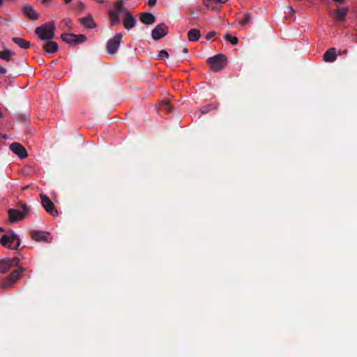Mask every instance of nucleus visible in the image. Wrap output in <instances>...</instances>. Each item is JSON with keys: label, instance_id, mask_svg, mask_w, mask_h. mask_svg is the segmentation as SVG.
Returning <instances> with one entry per match:
<instances>
[{"label": "nucleus", "instance_id": "nucleus-3", "mask_svg": "<svg viewBox=\"0 0 357 357\" xmlns=\"http://www.w3.org/2000/svg\"><path fill=\"white\" fill-rule=\"evenodd\" d=\"M207 63L212 71L218 72L225 67L227 64V57L224 54H217L214 56L209 57L207 59Z\"/></svg>", "mask_w": 357, "mask_h": 357}, {"label": "nucleus", "instance_id": "nucleus-27", "mask_svg": "<svg viewBox=\"0 0 357 357\" xmlns=\"http://www.w3.org/2000/svg\"><path fill=\"white\" fill-rule=\"evenodd\" d=\"M250 20H251L250 14L246 13V14H245L243 19L241 21L240 23L241 25L243 26V25L246 24L247 23L250 22Z\"/></svg>", "mask_w": 357, "mask_h": 357}, {"label": "nucleus", "instance_id": "nucleus-10", "mask_svg": "<svg viewBox=\"0 0 357 357\" xmlns=\"http://www.w3.org/2000/svg\"><path fill=\"white\" fill-rule=\"evenodd\" d=\"M168 33V27L167 25L164 23H160L153 29L152 31V38L155 40H158L167 35Z\"/></svg>", "mask_w": 357, "mask_h": 357}, {"label": "nucleus", "instance_id": "nucleus-9", "mask_svg": "<svg viewBox=\"0 0 357 357\" xmlns=\"http://www.w3.org/2000/svg\"><path fill=\"white\" fill-rule=\"evenodd\" d=\"M41 199V204L45 211L52 215V216H56L58 215V211L55 208L54 203L50 200V199L45 195H40Z\"/></svg>", "mask_w": 357, "mask_h": 357}, {"label": "nucleus", "instance_id": "nucleus-19", "mask_svg": "<svg viewBox=\"0 0 357 357\" xmlns=\"http://www.w3.org/2000/svg\"><path fill=\"white\" fill-rule=\"evenodd\" d=\"M337 58L335 48H330L324 54V59L327 62H333Z\"/></svg>", "mask_w": 357, "mask_h": 357}, {"label": "nucleus", "instance_id": "nucleus-1", "mask_svg": "<svg viewBox=\"0 0 357 357\" xmlns=\"http://www.w3.org/2000/svg\"><path fill=\"white\" fill-rule=\"evenodd\" d=\"M54 22L45 23L35 29V33L43 40H50L54 37Z\"/></svg>", "mask_w": 357, "mask_h": 357}, {"label": "nucleus", "instance_id": "nucleus-40", "mask_svg": "<svg viewBox=\"0 0 357 357\" xmlns=\"http://www.w3.org/2000/svg\"><path fill=\"white\" fill-rule=\"evenodd\" d=\"M2 137H3V138H4V139H6V138H7V137H6V135H2Z\"/></svg>", "mask_w": 357, "mask_h": 357}, {"label": "nucleus", "instance_id": "nucleus-23", "mask_svg": "<svg viewBox=\"0 0 357 357\" xmlns=\"http://www.w3.org/2000/svg\"><path fill=\"white\" fill-rule=\"evenodd\" d=\"M218 104L212 103L202 107L200 109L201 114H206L212 110H216L218 109Z\"/></svg>", "mask_w": 357, "mask_h": 357}, {"label": "nucleus", "instance_id": "nucleus-18", "mask_svg": "<svg viewBox=\"0 0 357 357\" xmlns=\"http://www.w3.org/2000/svg\"><path fill=\"white\" fill-rule=\"evenodd\" d=\"M48 42L45 43L43 46L44 50L50 54L55 53L58 50V45L56 42L50 40H47Z\"/></svg>", "mask_w": 357, "mask_h": 357}, {"label": "nucleus", "instance_id": "nucleus-38", "mask_svg": "<svg viewBox=\"0 0 357 357\" xmlns=\"http://www.w3.org/2000/svg\"><path fill=\"white\" fill-rule=\"evenodd\" d=\"M84 5L82 2H79V7H82Z\"/></svg>", "mask_w": 357, "mask_h": 357}, {"label": "nucleus", "instance_id": "nucleus-26", "mask_svg": "<svg viewBox=\"0 0 357 357\" xmlns=\"http://www.w3.org/2000/svg\"><path fill=\"white\" fill-rule=\"evenodd\" d=\"M224 39L230 42L232 45H236L238 43V38L236 36H231L229 33L224 36Z\"/></svg>", "mask_w": 357, "mask_h": 357}, {"label": "nucleus", "instance_id": "nucleus-2", "mask_svg": "<svg viewBox=\"0 0 357 357\" xmlns=\"http://www.w3.org/2000/svg\"><path fill=\"white\" fill-rule=\"evenodd\" d=\"M25 271L23 267H19L17 269L14 270L6 278L0 282V288L10 289L13 287V284L22 275Z\"/></svg>", "mask_w": 357, "mask_h": 357}, {"label": "nucleus", "instance_id": "nucleus-35", "mask_svg": "<svg viewBox=\"0 0 357 357\" xmlns=\"http://www.w3.org/2000/svg\"><path fill=\"white\" fill-rule=\"evenodd\" d=\"M289 12H290L292 15H293V14H294V13H295V12H294V9H293L291 7H289Z\"/></svg>", "mask_w": 357, "mask_h": 357}, {"label": "nucleus", "instance_id": "nucleus-13", "mask_svg": "<svg viewBox=\"0 0 357 357\" xmlns=\"http://www.w3.org/2000/svg\"><path fill=\"white\" fill-rule=\"evenodd\" d=\"M15 238H17V234L13 232L10 236L3 235L0 238V243L4 247H7L8 248L11 249L12 247L10 244L15 242Z\"/></svg>", "mask_w": 357, "mask_h": 357}, {"label": "nucleus", "instance_id": "nucleus-7", "mask_svg": "<svg viewBox=\"0 0 357 357\" xmlns=\"http://www.w3.org/2000/svg\"><path fill=\"white\" fill-rule=\"evenodd\" d=\"M62 40L68 44H80L86 41V37L83 34L75 35L73 33H64L61 36Z\"/></svg>", "mask_w": 357, "mask_h": 357}, {"label": "nucleus", "instance_id": "nucleus-33", "mask_svg": "<svg viewBox=\"0 0 357 357\" xmlns=\"http://www.w3.org/2000/svg\"><path fill=\"white\" fill-rule=\"evenodd\" d=\"M157 0H149V4L150 6H154L156 3Z\"/></svg>", "mask_w": 357, "mask_h": 357}, {"label": "nucleus", "instance_id": "nucleus-11", "mask_svg": "<svg viewBox=\"0 0 357 357\" xmlns=\"http://www.w3.org/2000/svg\"><path fill=\"white\" fill-rule=\"evenodd\" d=\"M10 149L21 159L28 156L26 149L18 142L12 143L10 145Z\"/></svg>", "mask_w": 357, "mask_h": 357}, {"label": "nucleus", "instance_id": "nucleus-39", "mask_svg": "<svg viewBox=\"0 0 357 357\" xmlns=\"http://www.w3.org/2000/svg\"><path fill=\"white\" fill-rule=\"evenodd\" d=\"M3 5V0H0V6Z\"/></svg>", "mask_w": 357, "mask_h": 357}, {"label": "nucleus", "instance_id": "nucleus-30", "mask_svg": "<svg viewBox=\"0 0 357 357\" xmlns=\"http://www.w3.org/2000/svg\"><path fill=\"white\" fill-rule=\"evenodd\" d=\"M216 33L215 31H210L209 33H208V34L206 35V39L208 40H211V38H213L215 36Z\"/></svg>", "mask_w": 357, "mask_h": 357}, {"label": "nucleus", "instance_id": "nucleus-22", "mask_svg": "<svg viewBox=\"0 0 357 357\" xmlns=\"http://www.w3.org/2000/svg\"><path fill=\"white\" fill-rule=\"evenodd\" d=\"M188 40L190 41H197L200 38V32L198 29H190L188 33Z\"/></svg>", "mask_w": 357, "mask_h": 357}, {"label": "nucleus", "instance_id": "nucleus-32", "mask_svg": "<svg viewBox=\"0 0 357 357\" xmlns=\"http://www.w3.org/2000/svg\"><path fill=\"white\" fill-rule=\"evenodd\" d=\"M7 73V70L6 68L0 66V74L1 75H5Z\"/></svg>", "mask_w": 357, "mask_h": 357}, {"label": "nucleus", "instance_id": "nucleus-29", "mask_svg": "<svg viewBox=\"0 0 357 357\" xmlns=\"http://www.w3.org/2000/svg\"><path fill=\"white\" fill-rule=\"evenodd\" d=\"M121 13L124 15L125 16H128V14H132L131 12L127 8L123 6L121 8Z\"/></svg>", "mask_w": 357, "mask_h": 357}, {"label": "nucleus", "instance_id": "nucleus-8", "mask_svg": "<svg viewBox=\"0 0 357 357\" xmlns=\"http://www.w3.org/2000/svg\"><path fill=\"white\" fill-rule=\"evenodd\" d=\"M20 264V259L13 257L12 259H4L0 260V273H5L8 270L15 266H18Z\"/></svg>", "mask_w": 357, "mask_h": 357}, {"label": "nucleus", "instance_id": "nucleus-17", "mask_svg": "<svg viewBox=\"0 0 357 357\" xmlns=\"http://www.w3.org/2000/svg\"><path fill=\"white\" fill-rule=\"evenodd\" d=\"M79 22L87 29H93L95 27V22L91 15L79 19Z\"/></svg>", "mask_w": 357, "mask_h": 357}, {"label": "nucleus", "instance_id": "nucleus-34", "mask_svg": "<svg viewBox=\"0 0 357 357\" xmlns=\"http://www.w3.org/2000/svg\"><path fill=\"white\" fill-rule=\"evenodd\" d=\"M218 3H226L228 0H215Z\"/></svg>", "mask_w": 357, "mask_h": 357}, {"label": "nucleus", "instance_id": "nucleus-12", "mask_svg": "<svg viewBox=\"0 0 357 357\" xmlns=\"http://www.w3.org/2000/svg\"><path fill=\"white\" fill-rule=\"evenodd\" d=\"M24 14L31 20H36L39 17L37 13L31 5L25 4L22 8Z\"/></svg>", "mask_w": 357, "mask_h": 357}, {"label": "nucleus", "instance_id": "nucleus-21", "mask_svg": "<svg viewBox=\"0 0 357 357\" xmlns=\"http://www.w3.org/2000/svg\"><path fill=\"white\" fill-rule=\"evenodd\" d=\"M15 54L14 52L9 50H4L0 52V59L6 61H13V56Z\"/></svg>", "mask_w": 357, "mask_h": 357}, {"label": "nucleus", "instance_id": "nucleus-20", "mask_svg": "<svg viewBox=\"0 0 357 357\" xmlns=\"http://www.w3.org/2000/svg\"><path fill=\"white\" fill-rule=\"evenodd\" d=\"M12 41L22 49H28L31 45L29 41L25 40L23 38L18 37H13L12 38Z\"/></svg>", "mask_w": 357, "mask_h": 357}, {"label": "nucleus", "instance_id": "nucleus-37", "mask_svg": "<svg viewBox=\"0 0 357 357\" xmlns=\"http://www.w3.org/2000/svg\"><path fill=\"white\" fill-rule=\"evenodd\" d=\"M72 0H64L65 3H69Z\"/></svg>", "mask_w": 357, "mask_h": 357}, {"label": "nucleus", "instance_id": "nucleus-24", "mask_svg": "<svg viewBox=\"0 0 357 357\" xmlns=\"http://www.w3.org/2000/svg\"><path fill=\"white\" fill-rule=\"evenodd\" d=\"M160 108L167 113H170L172 111V106L169 102L167 100H163L160 103Z\"/></svg>", "mask_w": 357, "mask_h": 357}, {"label": "nucleus", "instance_id": "nucleus-15", "mask_svg": "<svg viewBox=\"0 0 357 357\" xmlns=\"http://www.w3.org/2000/svg\"><path fill=\"white\" fill-rule=\"evenodd\" d=\"M48 234L47 232L38 230L31 231V237L36 241H47Z\"/></svg>", "mask_w": 357, "mask_h": 357}, {"label": "nucleus", "instance_id": "nucleus-4", "mask_svg": "<svg viewBox=\"0 0 357 357\" xmlns=\"http://www.w3.org/2000/svg\"><path fill=\"white\" fill-rule=\"evenodd\" d=\"M22 211L10 208L8 211L9 220L12 223L17 222L22 220L24 215L29 212V208L25 203L20 204Z\"/></svg>", "mask_w": 357, "mask_h": 357}, {"label": "nucleus", "instance_id": "nucleus-5", "mask_svg": "<svg viewBox=\"0 0 357 357\" xmlns=\"http://www.w3.org/2000/svg\"><path fill=\"white\" fill-rule=\"evenodd\" d=\"M123 34L116 33L113 38L109 39L106 45V50L110 54H115L122 42Z\"/></svg>", "mask_w": 357, "mask_h": 357}, {"label": "nucleus", "instance_id": "nucleus-6", "mask_svg": "<svg viewBox=\"0 0 357 357\" xmlns=\"http://www.w3.org/2000/svg\"><path fill=\"white\" fill-rule=\"evenodd\" d=\"M123 2L118 1L114 3V9L109 11V17L111 26H115L119 24V15L121 14Z\"/></svg>", "mask_w": 357, "mask_h": 357}, {"label": "nucleus", "instance_id": "nucleus-36", "mask_svg": "<svg viewBox=\"0 0 357 357\" xmlns=\"http://www.w3.org/2000/svg\"><path fill=\"white\" fill-rule=\"evenodd\" d=\"M183 52H185V53H188V49H187V48H185H185H183Z\"/></svg>", "mask_w": 357, "mask_h": 357}, {"label": "nucleus", "instance_id": "nucleus-31", "mask_svg": "<svg viewBox=\"0 0 357 357\" xmlns=\"http://www.w3.org/2000/svg\"><path fill=\"white\" fill-rule=\"evenodd\" d=\"M15 242H16V245L14 248H12L11 249L17 250L20 245V238L17 235V238H15Z\"/></svg>", "mask_w": 357, "mask_h": 357}, {"label": "nucleus", "instance_id": "nucleus-16", "mask_svg": "<svg viewBox=\"0 0 357 357\" xmlns=\"http://www.w3.org/2000/svg\"><path fill=\"white\" fill-rule=\"evenodd\" d=\"M155 20V17L151 13H140V21L144 24H153Z\"/></svg>", "mask_w": 357, "mask_h": 357}, {"label": "nucleus", "instance_id": "nucleus-25", "mask_svg": "<svg viewBox=\"0 0 357 357\" xmlns=\"http://www.w3.org/2000/svg\"><path fill=\"white\" fill-rule=\"evenodd\" d=\"M347 13L348 9L347 8H338L336 13L337 18L341 21H344Z\"/></svg>", "mask_w": 357, "mask_h": 357}, {"label": "nucleus", "instance_id": "nucleus-14", "mask_svg": "<svg viewBox=\"0 0 357 357\" xmlns=\"http://www.w3.org/2000/svg\"><path fill=\"white\" fill-rule=\"evenodd\" d=\"M137 24V20L132 14H128V16H125L123 19V24L126 29L130 30L132 29Z\"/></svg>", "mask_w": 357, "mask_h": 357}, {"label": "nucleus", "instance_id": "nucleus-28", "mask_svg": "<svg viewBox=\"0 0 357 357\" xmlns=\"http://www.w3.org/2000/svg\"><path fill=\"white\" fill-rule=\"evenodd\" d=\"M169 57V54L168 52L166 51V50H161L159 52V54L157 56V59H162L164 58H168Z\"/></svg>", "mask_w": 357, "mask_h": 357}]
</instances>
